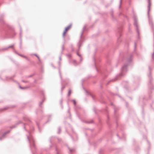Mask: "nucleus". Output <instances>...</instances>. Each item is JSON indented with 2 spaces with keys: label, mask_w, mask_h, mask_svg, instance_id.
<instances>
[{
  "label": "nucleus",
  "mask_w": 154,
  "mask_h": 154,
  "mask_svg": "<svg viewBox=\"0 0 154 154\" xmlns=\"http://www.w3.org/2000/svg\"><path fill=\"white\" fill-rule=\"evenodd\" d=\"M67 32L66 31L64 30V32H63V36H64L66 34Z\"/></svg>",
  "instance_id": "obj_2"
},
{
  "label": "nucleus",
  "mask_w": 154,
  "mask_h": 154,
  "mask_svg": "<svg viewBox=\"0 0 154 154\" xmlns=\"http://www.w3.org/2000/svg\"><path fill=\"white\" fill-rule=\"evenodd\" d=\"M36 56H37V57L38 58L39 60H40L39 57L38 56H37V55H36Z\"/></svg>",
  "instance_id": "obj_4"
},
{
  "label": "nucleus",
  "mask_w": 154,
  "mask_h": 154,
  "mask_svg": "<svg viewBox=\"0 0 154 154\" xmlns=\"http://www.w3.org/2000/svg\"><path fill=\"white\" fill-rule=\"evenodd\" d=\"M71 27V25H69L67 27H66L65 29V30L67 32L69 29H70Z\"/></svg>",
  "instance_id": "obj_1"
},
{
  "label": "nucleus",
  "mask_w": 154,
  "mask_h": 154,
  "mask_svg": "<svg viewBox=\"0 0 154 154\" xmlns=\"http://www.w3.org/2000/svg\"><path fill=\"white\" fill-rule=\"evenodd\" d=\"M72 92L70 90H69V91L68 92V95L69 96L70 95V94H71Z\"/></svg>",
  "instance_id": "obj_3"
}]
</instances>
